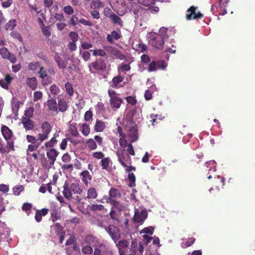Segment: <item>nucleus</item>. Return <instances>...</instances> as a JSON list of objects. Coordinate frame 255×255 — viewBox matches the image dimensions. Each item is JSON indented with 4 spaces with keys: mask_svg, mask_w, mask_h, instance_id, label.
I'll return each instance as SVG.
<instances>
[{
    "mask_svg": "<svg viewBox=\"0 0 255 255\" xmlns=\"http://www.w3.org/2000/svg\"><path fill=\"white\" fill-rule=\"evenodd\" d=\"M167 31L166 28L161 27L158 33H150L148 37L149 44L157 49H162L164 44V41L168 38Z\"/></svg>",
    "mask_w": 255,
    "mask_h": 255,
    "instance_id": "f257e3e1",
    "label": "nucleus"
},
{
    "mask_svg": "<svg viewBox=\"0 0 255 255\" xmlns=\"http://www.w3.org/2000/svg\"><path fill=\"white\" fill-rule=\"evenodd\" d=\"M83 191L82 188L77 183L69 184L65 182L63 186V194L65 198L69 200L72 198V193L74 194L80 195Z\"/></svg>",
    "mask_w": 255,
    "mask_h": 255,
    "instance_id": "f03ea898",
    "label": "nucleus"
},
{
    "mask_svg": "<svg viewBox=\"0 0 255 255\" xmlns=\"http://www.w3.org/2000/svg\"><path fill=\"white\" fill-rule=\"evenodd\" d=\"M108 93L110 98L109 102L111 108L114 110L119 109L121 104L124 102L123 99L120 98L118 96V94L113 90L109 89Z\"/></svg>",
    "mask_w": 255,
    "mask_h": 255,
    "instance_id": "7ed1b4c3",
    "label": "nucleus"
},
{
    "mask_svg": "<svg viewBox=\"0 0 255 255\" xmlns=\"http://www.w3.org/2000/svg\"><path fill=\"white\" fill-rule=\"evenodd\" d=\"M116 155L118 156V161L123 166H127V165H131V159L130 156L126 153L125 149H120L117 151Z\"/></svg>",
    "mask_w": 255,
    "mask_h": 255,
    "instance_id": "20e7f679",
    "label": "nucleus"
},
{
    "mask_svg": "<svg viewBox=\"0 0 255 255\" xmlns=\"http://www.w3.org/2000/svg\"><path fill=\"white\" fill-rule=\"evenodd\" d=\"M41 129L42 132L38 134V139L43 141L48 138L52 130V127L48 122H44L41 125Z\"/></svg>",
    "mask_w": 255,
    "mask_h": 255,
    "instance_id": "39448f33",
    "label": "nucleus"
},
{
    "mask_svg": "<svg viewBox=\"0 0 255 255\" xmlns=\"http://www.w3.org/2000/svg\"><path fill=\"white\" fill-rule=\"evenodd\" d=\"M97 142L99 145H102L103 138L99 135H95L93 138H89L86 141V145L90 150H94L97 148Z\"/></svg>",
    "mask_w": 255,
    "mask_h": 255,
    "instance_id": "423d86ee",
    "label": "nucleus"
},
{
    "mask_svg": "<svg viewBox=\"0 0 255 255\" xmlns=\"http://www.w3.org/2000/svg\"><path fill=\"white\" fill-rule=\"evenodd\" d=\"M104 228L115 242H116L117 240L121 238V234L120 233L119 229L115 225H110L107 227H105Z\"/></svg>",
    "mask_w": 255,
    "mask_h": 255,
    "instance_id": "0eeeda50",
    "label": "nucleus"
},
{
    "mask_svg": "<svg viewBox=\"0 0 255 255\" xmlns=\"http://www.w3.org/2000/svg\"><path fill=\"white\" fill-rule=\"evenodd\" d=\"M197 7L191 6L187 10L186 18L187 20L201 19L203 17V14L200 12H196Z\"/></svg>",
    "mask_w": 255,
    "mask_h": 255,
    "instance_id": "6e6552de",
    "label": "nucleus"
},
{
    "mask_svg": "<svg viewBox=\"0 0 255 255\" xmlns=\"http://www.w3.org/2000/svg\"><path fill=\"white\" fill-rule=\"evenodd\" d=\"M0 55L2 58L8 60L11 63H15L17 61L15 55L13 53H10L5 47H2L0 49Z\"/></svg>",
    "mask_w": 255,
    "mask_h": 255,
    "instance_id": "1a4fd4ad",
    "label": "nucleus"
},
{
    "mask_svg": "<svg viewBox=\"0 0 255 255\" xmlns=\"http://www.w3.org/2000/svg\"><path fill=\"white\" fill-rule=\"evenodd\" d=\"M46 151V156L48 159V161L50 166L53 165L56 158L58 156L59 152L55 148H49Z\"/></svg>",
    "mask_w": 255,
    "mask_h": 255,
    "instance_id": "9d476101",
    "label": "nucleus"
},
{
    "mask_svg": "<svg viewBox=\"0 0 255 255\" xmlns=\"http://www.w3.org/2000/svg\"><path fill=\"white\" fill-rule=\"evenodd\" d=\"M147 216V214L146 210H142L140 212H139L138 210L135 209L133 218V222L142 224Z\"/></svg>",
    "mask_w": 255,
    "mask_h": 255,
    "instance_id": "9b49d317",
    "label": "nucleus"
},
{
    "mask_svg": "<svg viewBox=\"0 0 255 255\" xmlns=\"http://www.w3.org/2000/svg\"><path fill=\"white\" fill-rule=\"evenodd\" d=\"M106 48L108 52L110 53L111 54L114 55L116 58L122 60L126 59V56L124 55L117 48L112 46H107Z\"/></svg>",
    "mask_w": 255,
    "mask_h": 255,
    "instance_id": "f8f14e48",
    "label": "nucleus"
},
{
    "mask_svg": "<svg viewBox=\"0 0 255 255\" xmlns=\"http://www.w3.org/2000/svg\"><path fill=\"white\" fill-rule=\"evenodd\" d=\"M107 202L109 203L115 210H117L119 212L124 211L126 207L125 205L116 199L108 198Z\"/></svg>",
    "mask_w": 255,
    "mask_h": 255,
    "instance_id": "ddd939ff",
    "label": "nucleus"
},
{
    "mask_svg": "<svg viewBox=\"0 0 255 255\" xmlns=\"http://www.w3.org/2000/svg\"><path fill=\"white\" fill-rule=\"evenodd\" d=\"M124 76H122L121 73H119L117 76H115L112 79V81L110 83L111 87L113 88H120L122 87L120 83L122 82L124 79Z\"/></svg>",
    "mask_w": 255,
    "mask_h": 255,
    "instance_id": "4468645a",
    "label": "nucleus"
},
{
    "mask_svg": "<svg viewBox=\"0 0 255 255\" xmlns=\"http://www.w3.org/2000/svg\"><path fill=\"white\" fill-rule=\"evenodd\" d=\"M91 65L94 69L97 71H104L106 68V64L105 61L101 58L92 62Z\"/></svg>",
    "mask_w": 255,
    "mask_h": 255,
    "instance_id": "2eb2a0df",
    "label": "nucleus"
},
{
    "mask_svg": "<svg viewBox=\"0 0 255 255\" xmlns=\"http://www.w3.org/2000/svg\"><path fill=\"white\" fill-rule=\"evenodd\" d=\"M21 123L26 130H32L35 126L34 122L27 118L22 117Z\"/></svg>",
    "mask_w": 255,
    "mask_h": 255,
    "instance_id": "dca6fc26",
    "label": "nucleus"
},
{
    "mask_svg": "<svg viewBox=\"0 0 255 255\" xmlns=\"http://www.w3.org/2000/svg\"><path fill=\"white\" fill-rule=\"evenodd\" d=\"M45 105L47 107L49 111L58 113L57 103L56 99L54 98L48 99Z\"/></svg>",
    "mask_w": 255,
    "mask_h": 255,
    "instance_id": "f3484780",
    "label": "nucleus"
},
{
    "mask_svg": "<svg viewBox=\"0 0 255 255\" xmlns=\"http://www.w3.org/2000/svg\"><path fill=\"white\" fill-rule=\"evenodd\" d=\"M98 193L95 187H90L87 191V196L85 197L86 200H93L97 198Z\"/></svg>",
    "mask_w": 255,
    "mask_h": 255,
    "instance_id": "a211bd4d",
    "label": "nucleus"
},
{
    "mask_svg": "<svg viewBox=\"0 0 255 255\" xmlns=\"http://www.w3.org/2000/svg\"><path fill=\"white\" fill-rule=\"evenodd\" d=\"M1 132L4 137L6 140H10L13 135L12 131L9 128L6 126H2L1 128Z\"/></svg>",
    "mask_w": 255,
    "mask_h": 255,
    "instance_id": "6ab92c4d",
    "label": "nucleus"
},
{
    "mask_svg": "<svg viewBox=\"0 0 255 255\" xmlns=\"http://www.w3.org/2000/svg\"><path fill=\"white\" fill-rule=\"evenodd\" d=\"M58 112L59 111L62 113L66 112L68 108V105L65 100L61 98L58 100Z\"/></svg>",
    "mask_w": 255,
    "mask_h": 255,
    "instance_id": "aec40b11",
    "label": "nucleus"
},
{
    "mask_svg": "<svg viewBox=\"0 0 255 255\" xmlns=\"http://www.w3.org/2000/svg\"><path fill=\"white\" fill-rule=\"evenodd\" d=\"M109 198L116 199L118 198H120L122 196V193L121 191L119 189H118L115 187L111 188L109 192Z\"/></svg>",
    "mask_w": 255,
    "mask_h": 255,
    "instance_id": "412c9836",
    "label": "nucleus"
},
{
    "mask_svg": "<svg viewBox=\"0 0 255 255\" xmlns=\"http://www.w3.org/2000/svg\"><path fill=\"white\" fill-rule=\"evenodd\" d=\"M13 79V77L9 74H6L4 80H0V85L3 88H7L8 85H9L12 80Z\"/></svg>",
    "mask_w": 255,
    "mask_h": 255,
    "instance_id": "4be33fe9",
    "label": "nucleus"
},
{
    "mask_svg": "<svg viewBox=\"0 0 255 255\" xmlns=\"http://www.w3.org/2000/svg\"><path fill=\"white\" fill-rule=\"evenodd\" d=\"M121 37V35L120 33H118L117 31L114 30L113 31L111 34H108L107 36V40L111 43H113V40H118Z\"/></svg>",
    "mask_w": 255,
    "mask_h": 255,
    "instance_id": "5701e85b",
    "label": "nucleus"
},
{
    "mask_svg": "<svg viewBox=\"0 0 255 255\" xmlns=\"http://www.w3.org/2000/svg\"><path fill=\"white\" fill-rule=\"evenodd\" d=\"M80 176L81 177V180L82 182L86 185H87L88 184L89 181H90L92 179L91 176L89 173V172L87 170H85L82 172L80 174Z\"/></svg>",
    "mask_w": 255,
    "mask_h": 255,
    "instance_id": "b1692460",
    "label": "nucleus"
},
{
    "mask_svg": "<svg viewBox=\"0 0 255 255\" xmlns=\"http://www.w3.org/2000/svg\"><path fill=\"white\" fill-rule=\"evenodd\" d=\"M88 208L90 210L96 212V211H107V209L102 204H92L88 205Z\"/></svg>",
    "mask_w": 255,
    "mask_h": 255,
    "instance_id": "393cba45",
    "label": "nucleus"
},
{
    "mask_svg": "<svg viewBox=\"0 0 255 255\" xmlns=\"http://www.w3.org/2000/svg\"><path fill=\"white\" fill-rule=\"evenodd\" d=\"M106 128L105 123L99 120H97L94 126V130L96 132H102Z\"/></svg>",
    "mask_w": 255,
    "mask_h": 255,
    "instance_id": "a878e982",
    "label": "nucleus"
},
{
    "mask_svg": "<svg viewBox=\"0 0 255 255\" xmlns=\"http://www.w3.org/2000/svg\"><path fill=\"white\" fill-rule=\"evenodd\" d=\"M54 58L59 68L64 69L66 67L67 62L63 60L59 55H55Z\"/></svg>",
    "mask_w": 255,
    "mask_h": 255,
    "instance_id": "bb28decb",
    "label": "nucleus"
},
{
    "mask_svg": "<svg viewBox=\"0 0 255 255\" xmlns=\"http://www.w3.org/2000/svg\"><path fill=\"white\" fill-rule=\"evenodd\" d=\"M109 17L113 23H117L121 26L123 25V22L122 19L116 14L112 13L110 15Z\"/></svg>",
    "mask_w": 255,
    "mask_h": 255,
    "instance_id": "cd10ccee",
    "label": "nucleus"
},
{
    "mask_svg": "<svg viewBox=\"0 0 255 255\" xmlns=\"http://www.w3.org/2000/svg\"><path fill=\"white\" fill-rule=\"evenodd\" d=\"M26 84L31 89L34 90L37 87V80L35 77L28 78L26 80Z\"/></svg>",
    "mask_w": 255,
    "mask_h": 255,
    "instance_id": "c85d7f7f",
    "label": "nucleus"
},
{
    "mask_svg": "<svg viewBox=\"0 0 255 255\" xmlns=\"http://www.w3.org/2000/svg\"><path fill=\"white\" fill-rule=\"evenodd\" d=\"M21 102L16 99H13L11 102V109L13 113L16 114L19 109Z\"/></svg>",
    "mask_w": 255,
    "mask_h": 255,
    "instance_id": "c756f323",
    "label": "nucleus"
},
{
    "mask_svg": "<svg viewBox=\"0 0 255 255\" xmlns=\"http://www.w3.org/2000/svg\"><path fill=\"white\" fill-rule=\"evenodd\" d=\"M216 163L214 160H210L209 161H207L205 163V166L206 167V170H208L209 172L210 171H215L216 170Z\"/></svg>",
    "mask_w": 255,
    "mask_h": 255,
    "instance_id": "7c9ffc66",
    "label": "nucleus"
},
{
    "mask_svg": "<svg viewBox=\"0 0 255 255\" xmlns=\"http://www.w3.org/2000/svg\"><path fill=\"white\" fill-rule=\"evenodd\" d=\"M104 7V4L102 1L100 0H93L91 3V7L94 9H99Z\"/></svg>",
    "mask_w": 255,
    "mask_h": 255,
    "instance_id": "2f4dec72",
    "label": "nucleus"
},
{
    "mask_svg": "<svg viewBox=\"0 0 255 255\" xmlns=\"http://www.w3.org/2000/svg\"><path fill=\"white\" fill-rule=\"evenodd\" d=\"M128 136L130 138L131 142L136 141L138 139L137 129L133 128L130 130L128 133Z\"/></svg>",
    "mask_w": 255,
    "mask_h": 255,
    "instance_id": "473e14b6",
    "label": "nucleus"
},
{
    "mask_svg": "<svg viewBox=\"0 0 255 255\" xmlns=\"http://www.w3.org/2000/svg\"><path fill=\"white\" fill-rule=\"evenodd\" d=\"M26 138L27 141L28 142L31 143V144L36 143H41L43 142V141H40V140L38 139V135L37 136V138H36L34 135H27L26 136Z\"/></svg>",
    "mask_w": 255,
    "mask_h": 255,
    "instance_id": "72a5a7b5",
    "label": "nucleus"
},
{
    "mask_svg": "<svg viewBox=\"0 0 255 255\" xmlns=\"http://www.w3.org/2000/svg\"><path fill=\"white\" fill-rule=\"evenodd\" d=\"M39 26L41 29V31L43 35L46 37H49L51 35V33L50 29V26H45L44 23L42 24V25H40Z\"/></svg>",
    "mask_w": 255,
    "mask_h": 255,
    "instance_id": "f704fd0d",
    "label": "nucleus"
},
{
    "mask_svg": "<svg viewBox=\"0 0 255 255\" xmlns=\"http://www.w3.org/2000/svg\"><path fill=\"white\" fill-rule=\"evenodd\" d=\"M65 91L69 96H72L74 94L73 85L70 82H67L65 84Z\"/></svg>",
    "mask_w": 255,
    "mask_h": 255,
    "instance_id": "c9c22d12",
    "label": "nucleus"
},
{
    "mask_svg": "<svg viewBox=\"0 0 255 255\" xmlns=\"http://www.w3.org/2000/svg\"><path fill=\"white\" fill-rule=\"evenodd\" d=\"M40 63L36 61V62H30L28 64L27 68L29 70L31 71H36L38 68L40 67Z\"/></svg>",
    "mask_w": 255,
    "mask_h": 255,
    "instance_id": "e433bc0d",
    "label": "nucleus"
},
{
    "mask_svg": "<svg viewBox=\"0 0 255 255\" xmlns=\"http://www.w3.org/2000/svg\"><path fill=\"white\" fill-rule=\"evenodd\" d=\"M37 18V22L39 25H42L44 24V22L46 20V17L45 12L43 10L40 11L38 15H36Z\"/></svg>",
    "mask_w": 255,
    "mask_h": 255,
    "instance_id": "4c0bfd02",
    "label": "nucleus"
},
{
    "mask_svg": "<svg viewBox=\"0 0 255 255\" xmlns=\"http://www.w3.org/2000/svg\"><path fill=\"white\" fill-rule=\"evenodd\" d=\"M130 11L132 12L134 15H137L141 11V7L136 3H132L130 7Z\"/></svg>",
    "mask_w": 255,
    "mask_h": 255,
    "instance_id": "58836bf2",
    "label": "nucleus"
},
{
    "mask_svg": "<svg viewBox=\"0 0 255 255\" xmlns=\"http://www.w3.org/2000/svg\"><path fill=\"white\" fill-rule=\"evenodd\" d=\"M130 70V66L129 64L122 63L118 67V71L119 73L124 71H128Z\"/></svg>",
    "mask_w": 255,
    "mask_h": 255,
    "instance_id": "ea45409f",
    "label": "nucleus"
},
{
    "mask_svg": "<svg viewBox=\"0 0 255 255\" xmlns=\"http://www.w3.org/2000/svg\"><path fill=\"white\" fill-rule=\"evenodd\" d=\"M81 132L84 136H87L90 132V128L89 125L87 124H83L81 126Z\"/></svg>",
    "mask_w": 255,
    "mask_h": 255,
    "instance_id": "a19ab883",
    "label": "nucleus"
},
{
    "mask_svg": "<svg viewBox=\"0 0 255 255\" xmlns=\"http://www.w3.org/2000/svg\"><path fill=\"white\" fill-rule=\"evenodd\" d=\"M96 238L93 235H89L86 236L85 239V243L89 245H93L96 242Z\"/></svg>",
    "mask_w": 255,
    "mask_h": 255,
    "instance_id": "79ce46f5",
    "label": "nucleus"
},
{
    "mask_svg": "<svg viewBox=\"0 0 255 255\" xmlns=\"http://www.w3.org/2000/svg\"><path fill=\"white\" fill-rule=\"evenodd\" d=\"M91 51L93 52V55L95 56H100L101 57H107L106 52L103 49H98Z\"/></svg>",
    "mask_w": 255,
    "mask_h": 255,
    "instance_id": "37998d69",
    "label": "nucleus"
},
{
    "mask_svg": "<svg viewBox=\"0 0 255 255\" xmlns=\"http://www.w3.org/2000/svg\"><path fill=\"white\" fill-rule=\"evenodd\" d=\"M16 20L15 19L10 20L5 25L6 30H12L16 26Z\"/></svg>",
    "mask_w": 255,
    "mask_h": 255,
    "instance_id": "c03bdc74",
    "label": "nucleus"
},
{
    "mask_svg": "<svg viewBox=\"0 0 255 255\" xmlns=\"http://www.w3.org/2000/svg\"><path fill=\"white\" fill-rule=\"evenodd\" d=\"M57 143V140L56 138L52 137L49 141H46L44 146L46 148H52Z\"/></svg>",
    "mask_w": 255,
    "mask_h": 255,
    "instance_id": "a18cd8bd",
    "label": "nucleus"
},
{
    "mask_svg": "<svg viewBox=\"0 0 255 255\" xmlns=\"http://www.w3.org/2000/svg\"><path fill=\"white\" fill-rule=\"evenodd\" d=\"M28 7H29V11L32 14L34 13L36 15H38L39 13H40V11L42 10L39 9L35 4H28Z\"/></svg>",
    "mask_w": 255,
    "mask_h": 255,
    "instance_id": "49530a36",
    "label": "nucleus"
},
{
    "mask_svg": "<svg viewBox=\"0 0 255 255\" xmlns=\"http://www.w3.org/2000/svg\"><path fill=\"white\" fill-rule=\"evenodd\" d=\"M128 179L129 182V186L130 187H133L135 185V177L133 173H129L128 175Z\"/></svg>",
    "mask_w": 255,
    "mask_h": 255,
    "instance_id": "de8ad7c7",
    "label": "nucleus"
},
{
    "mask_svg": "<svg viewBox=\"0 0 255 255\" xmlns=\"http://www.w3.org/2000/svg\"><path fill=\"white\" fill-rule=\"evenodd\" d=\"M50 91L51 94L55 96L59 94L60 89L56 84H53L50 86Z\"/></svg>",
    "mask_w": 255,
    "mask_h": 255,
    "instance_id": "09e8293b",
    "label": "nucleus"
},
{
    "mask_svg": "<svg viewBox=\"0 0 255 255\" xmlns=\"http://www.w3.org/2000/svg\"><path fill=\"white\" fill-rule=\"evenodd\" d=\"M69 131L73 136L77 137L79 135L77 128L76 127V124L74 125H73V124L71 125Z\"/></svg>",
    "mask_w": 255,
    "mask_h": 255,
    "instance_id": "8fccbe9b",
    "label": "nucleus"
},
{
    "mask_svg": "<svg viewBox=\"0 0 255 255\" xmlns=\"http://www.w3.org/2000/svg\"><path fill=\"white\" fill-rule=\"evenodd\" d=\"M118 246L120 251H122V249L127 248L128 246V242L126 240H122L118 242Z\"/></svg>",
    "mask_w": 255,
    "mask_h": 255,
    "instance_id": "3c124183",
    "label": "nucleus"
},
{
    "mask_svg": "<svg viewBox=\"0 0 255 255\" xmlns=\"http://www.w3.org/2000/svg\"><path fill=\"white\" fill-rule=\"evenodd\" d=\"M34 109L33 107H29L24 112V116L23 118H27L30 119L33 116Z\"/></svg>",
    "mask_w": 255,
    "mask_h": 255,
    "instance_id": "603ef678",
    "label": "nucleus"
},
{
    "mask_svg": "<svg viewBox=\"0 0 255 255\" xmlns=\"http://www.w3.org/2000/svg\"><path fill=\"white\" fill-rule=\"evenodd\" d=\"M135 48H134L136 51H139L140 52H144L147 49V46L144 43H141L136 44L135 45Z\"/></svg>",
    "mask_w": 255,
    "mask_h": 255,
    "instance_id": "864d4df0",
    "label": "nucleus"
},
{
    "mask_svg": "<svg viewBox=\"0 0 255 255\" xmlns=\"http://www.w3.org/2000/svg\"><path fill=\"white\" fill-rule=\"evenodd\" d=\"M110 162V158L109 157H106L105 158H102L101 163V166H102L103 169H107L109 165Z\"/></svg>",
    "mask_w": 255,
    "mask_h": 255,
    "instance_id": "5fc2aeb1",
    "label": "nucleus"
},
{
    "mask_svg": "<svg viewBox=\"0 0 255 255\" xmlns=\"http://www.w3.org/2000/svg\"><path fill=\"white\" fill-rule=\"evenodd\" d=\"M137 1L139 3L146 6H149L155 3L154 0H137Z\"/></svg>",
    "mask_w": 255,
    "mask_h": 255,
    "instance_id": "6e6d98bb",
    "label": "nucleus"
},
{
    "mask_svg": "<svg viewBox=\"0 0 255 255\" xmlns=\"http://www.w3.org/2000/svg\"><path fill=\"white\" fill-rule=\"evenodd\" d=\"M53 79L51 77L47 75L44 79H42V84L43 86L48 85L52 83Z\"/></svg>",
    "mask_w": 255,
    "mask_h": 255,
    "instance_id": "4d7b16f0",
    "label": "nucleus"
},
{
    "mask_svg": "<svg viewBox=\"0 0 255 255\" xmlns=\"http://www.w3.org/2000/svg\"><path fill=\"white\" fill-rule=\"evenodd\" d=\"M6 148L9 150V152L11 151H14V141L11 139L6 140Z\"/></svg>",
    "mask_w": 255,
    "mask_h": 255,
    "instance_id": "13d9d810",
    "label": "nucleus"
},
{
    "mask_svg": "<svg viewBox=\"0 0 255 255\" xmlns=\"http://www.w3.org/2000/svg\"><path fill=\"white\" fill-rule=\"evenodd\" d=\"M156 69H164L167 66V64L165 63L164 60H158L156 61Z\"/></svg>",
    "mask_w": 255,
    "mask_h": 255,
    "instance_id": "bf43d9fd",
    "label": "nucleus"
},
{
    "mask_svg": "<svg viewBox=\"0 0 255 255\" xmlns=\"http://www.w3.org/2000/svg\"><path fill=\"white\" fill-rule=\"evenodd\" d=\"M38 73L39 75V77L41 79H44L45 77H46L47 75H48L46 70L43 66H40Z\"/></svg>",
    "mask_w": 255,
    "mask_h": 255,
    "instance_id": "052dcab7",
    "label": "nucleus"
},
{
    "mask_svg": "<svg viewBox=\"0 0 255 255\" xmlns=\"http://www.w3.org/2000/svg\"><path fill=\"white\" fill-rule=\"evenodd\" d=\"M82 252L85 254H90L93 252V249L88 245L82 248Z\"/></svg>",
    "mask_w": 255,
    "mask_h": 255,
    "instance_id": "680f3d73",
    "label": "nucleus"
},
{
    "mask_svg": "<svg viewBox=\"0 0 255 255\" xmlns=\"http://www.w3.org/2000/svg\"><path fill=\"white\" fill-rule=\"evenodd\" d=\"M126 99L127 102L128 104H129L132 106H134L136 104L137 101H136V100L135 97L130 96H128L126 97Z\"/></svg>",
    "mask_w": 255,
    "mask_h": 255,
    "instance_id": "e2e57ef3",
    "label": "nucleus"
},
{
    "mask_svg": "<svg viewBox=\"0 0 255 255\" xmlns=\"http://www.w3.org/2000/svg\"><path fill=\"white\" fill-rule=\"evenodd\" d=\"M119 144L123 148H125L128 146L127 141L125 139V136L121 137L119 139Z\"/></svg>",
    "mask_w": 255,
    "mask_h": 255,
    "instance_id": "0e129e2a",
    "label": "nucleus"
},
{
    "mask_svg": "<svg viewBox=\"0 0 255 255\" xmlns=\"http://www.w3.org/2000/svg\"><path fill=\"white\" fill-rule=\"evenodd\" d=\"M41 143H36L29 144L28 146L27 150L32 152L36 150Z\"/></svg>",
    "mask_w": 255,
    "mask_h": 255,
    "instance_id": "69168bd1",
    "label": "nucleus"
},
{
    "mask_svg": "<svg viewBox=\"0 0 255 255\" xmlns=\"http://www.w3.org/2000/svg\"><path fill=\"white\" fill-rule=\"evenodd\" d=\"M154 231V228L151 227H148L147 228H144L141 231L140 233H145L148 234L149 235H152Z\"/></svg>",
    "mask_w": 255,
    "mask_h": 255,
    "instance_id": "338daca9",
    "label": "nucleus"
},
{
    "mask_svg": "<svg viewBox=\"0 0 255 255\" xmlns=\"http://www.w3.org/2000/svg\"><path fill=\"white\" fill-rule=\"evenodd\" d=\"M62 161L64 163H68L71 161V158L68 152L64 153L61 158Z\"/></svg>",
    "mask_w": 255,
    "mask_h": 255,
    "instance_id": "774afa93",
    "label": "nucleus"
}]
</instances>
